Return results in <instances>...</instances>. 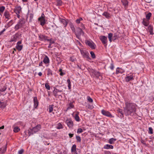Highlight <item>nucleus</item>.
<instances>
[{"mask_svg": "<svg viewBox=\"0 0 154 154\" xmlns=\"http://www.w3.org/2000/svg\"><path fill=\"white\" fill-rule=\"evenodd\" d=\"M34 103V106L35 108H36L38 105V102L37 100V98L36 97H35L33 100Z\"/></svg>", "mask_w": 154, "mask_h": 154, "instance_id": "nucleus-22", "label": "nucleus"}, {"mask_svg": "<svg viewBox=\"0 0 154 154\" xmlns=\"http://www.w3.org/2000/svg\"><path fill=\"white\" fill-rule=\"evenodd\" d=\"M23 47L22 45H16V48L18 50L20 51L22 50Z\"/></svg>", "mask_w": 154, "mask_h": 154, "instance_id": "nucleus-35", "label": "nucleus"}, {"mask_svg": "<svg viewBox=\"0 0 154 154\" xmlns=\"http://www.w3.org/2000/svg\"><path fill=\"white\" fill-rule=\"evenodd\" d=\"M6 89V88L5 87L4 88H2V89H0V91H1V92L4 91H5Z\"/></svg>", "mask_w": 154, "mask_h": 154, "instance_id": "nucleus-63", "label": "nucleus"}, {"mask_svg": "<svg viewBox=\"0 0 154 154\" xmlns=\"http://www.w3.org/2000/svg\"><path fill=\"white\" fill-rule=\"evenodd\" d=\"M148 133L150 134H152L153 133V129L152 127H149L148 128Z\"/></svg>", "mask_w": 154, "mask_h": 154, "instance_id": "nucleus-46", "label": "nucleus"}, {"mask_svg": "<svg viewBox=\"0 0 154 154\" xmlns=\"http://www.w3.org/2000/svg\"><path fill=\"white\" fill-rule=\"evenodd\" d=\"M65 123L69 128H72L73 125V122L72 120L68 119H67L66 120Z\"/></svg>", "mask_w": 154, "mask_h": 154, "instance_id": "nucleus-11", "label": "nucleus"}, {"mask_svg": "<svg viewBox=\"0 0 154 154\" xmlns=\"http://www.w3.org/2000/svg\"><path fill=\"white\" fill-rule=\"evenodd\" d=\"M121 2L124 6L125 9H126L128 6V2L127 0H121Z\"/></svg>", "mask_w": 154, "mask_h": 154, "instance_id": "nucleus-16", "label": "nucleus"}, {"mask_svg": "<svg viewBox=\"0 0 154 154\" xmlns=\"http://www.w3.org/2000/svg\"><path fill=\"white\" fill-rule=\"evenodd\" d=\"M76 138L77 140V142H80L81 141V138L79 136H77L76 137Z\"/></svg>", "mask_w": 154, "mask_h": 154, "instance_id": "nucleus-49", "label": "nucleus"}, {"mask_svg": "<svg viewBox=\"0 0 154 154\" xmlns=\"http://www.w3.org/2000/svg\"><path fill=\"white\" fill-rule=\"evenodd\" d=\"M80 26V27H81V29H85V27L84 26V25L82 24V23H81V25Z\"/></svg>", "mask_w": 154, "mask_h": 154, "instance_id": "nucleus-58", "label": "nucleus"}, {"mask_svg": "<svg viewBox=\"0 0 154 154\" xmlns=\"http://www.w3.org/2000/svg\"><path fill=\"white\" fill-rule=\"evenodd\" d=\"M104 154H111V153L110 152L107 151H104Z\"/></svg>", "mask_w": 154, "mask_h": 154, "instance_id": "nucleus-62", "label": "nucleus"}, {"mask_svg": "<svg viewBox=\"0 0 154 154\" xmlns=\"http://www.w3.org/2000/svg\"><path fill=\"white\" fill-rule=\"evenodd\" d=\"M79 112H78L75 114V120L77 122H79L80 120L79 117Z\"/></svg>", "mask_w": 154, "mask_h": 154, "instance_id": "nucleus-31", "label": "nucleus"}, {"mask_svg": "<svg viewBox=\"0 0 154 154\" xmlns=\"http://www.w3.org/2000/svg\"><path fill=\"white\" fill-rule=\"evenodd\" d=\"M87 99L88 102L92 103L93 102V99L89 96L87 97Z\"/></svg>", "mask_w": 154, "mask_h": 154, "instance_id": "nucleus-43", "label": "nucleus"}, {"mask_svg": "<svg viewBox=\"0 0 154 154\" xmlns=\"http://www.w3.org/2000/svg\"><path fill=\"white\" fill-rule=\"evenodd\" d=\"M94 74L96 76L98 77L100 76V73L98 71H95L94 72Z\"/></svg>", "mask_w": 154, "mask_h": 154, "instance_id": "nucleus-53", "label": "nucleus"}, {"mask_svg": "<svg viewBox=\"0 0 154 154\" xmlns=\"http://www.w3.org/2000/svg\"><path fill=\"white\" fill-rule=\"evenodd\" d=\"M29 21L31 22L32 21V19L33 18V15L32 14H30L29 15Z\"/></svg>", "mask_w": 154, "mask_h": 154, "instance_id": "nucleus-42", "label": "nucleus"}, {"mask_svg": "<svg viewBox=\"0 0 154 154\" xmlns=\"http://www.w3.org/2000/svg\"><path fill=\"white\" fill-rule=\"evenodd\" d=\"M53 106H49V112H51L53 110Z\"/></svg>", "mask_w": 154, "mask_h": 154, "instance_id": "nucleus-54", "label": "nucleus"}, {"mask_svg": "<svg viewBox=\"0 0 154 154\" xmlns=\"http://www.w3.org/2000/svg\"><path fill=\"white\" fill-rule=\"evenodd\" d=\"M83 131L82 129L81 128H79L77 131V133H81Z\"/></svg>", "mask_w": 154, "mask_h": 154, "instance_id": "nucleus-56", "label": "nucleus"}, {"mask_svg": "<svg viewBox=\"0 0 154 154\" xmlns=\"http://www.w3.org/2000/svg\"><path fill=\"white\" fill-rule=\"evenodd\" d=\"M20 35L18 33H16L11 37V42H16L19 38Z\"/></svg>", "mask_w": 154, "mask_h": 154, "instance_id": "nucleus-8", "label": "nucleus"}, {"mask_svg": "<svg viewBox=\"0 0 154 154\" xmlns=\"http://www.w3.org/2000/svg\"><path fill=\"white\" fill-rule=\"evenodd\" d=\"M125 107L124 108L125 114L126 116H132L136 112V104L133 103H129L127 101L125 102Z\"/></svg>", "mask_w": 154, "mask_h": 154, "instance_id": "nucleus-1", "label": "nucleus"}, {"mask_svg": "<svg viewBox=\"0 0 154 154\" xmlns=\"http://www.w3.org/2000/svg\"><path fill=\"white\" fill-rule=\"evenodd\" d=\"M117 38V35L116 34H114V36L113 37V39H114V40H116Z\"/></svg>", "mask_w": 154, "mask_h": 154, "instance_id": "nucleus-64", "label": "nucleus"}, {"mask_svg": "<svg viewBox=\"0 0 154 154\" xmlns=\"http://www.w3.org/2000/svg\"><path fill=\"white\" fill-rule=\"evenodd\" d=\"M86 107H87L88 109H93L94 107L92 105L90 104H88L86 106Z\"/></svg>", "mask_w": 154, "mask_h": 154, "instance_id": "nucleus-40", "label": "nucleus"}, {"mask_svg": "<svg viewBox=\"0 0 154 154\" xmlns=\"http://www.w3.org/2000/svg\"><path fill=\"white\" fill-rule=\"evenodd\" d=\"M45 86L46 88L48 90L50 89V87L48 83H46L45 85Z\"/></svg>", "mask_w": 154, "mask_h": 154, "instance_id": "nucleus-52", "label": "nucleus"}, {"mask_svg": "<svg viewBox=\"0 0 154 154\" xmlns=\"http://www.w3.org/2000/svg\"><path fill=\"white\" fill-rule=\"evenodd\" d=\"M24 152V150L22 149L18 151L19 154H22Z\"/></svg>", "mask_w": 154, "mask_h": 154, "instance_id": "nucleus-59", "label": "nucleus"}, {"mask_svg": "<svg viewBox=\"0 0 154 154\" xmlns=\"http://www.w3.org/2000/svg\"><path fill=\"white\" fill-rule=\"evenodd\" d=\"M38 20L40 22V24L42 26H43L45 24V18H39Z\"/></svg>", "mask_w": 154, "mask_h": 154, "instance_id": "nucleus-19", "label": "nucleus"}, {"mask_svg": "<svg viewBox=\"0 0 154 154\" xmlns=\"http://www.w3.org/2000/svg\"><path fill=\"white\" fill-rule=\"evenodd\" d=\"M86 44L89 46L91 49H95V46L96 45L92 41H87L86 42Z\"/></svg>", "mask_w": 154, "mask_h": 154, "instance_id": "nucleus-7", "label": "nucleus"}, {"mask_svg": "<svg viewBox=\"0 0 154 154\" xmlns=\"http://www.w3.org/2000/svg\"><path fill=\"white\" fill-rule=\"evenodd\" d=\"M142 24L145 26H147L149 24V20L144 18L142 20Z\"/></svg>", "mask_w": 154, "mask_h": 154, "instance_id": "nucleus-15", "label": "nucleus"}, {"mask_svg": "<svg viewBox=\"0 0 154 154\" xmlns=\"http://www.w3.org/2000/svg\"><path fill=\"white\" fill-rule=\"evenodd\" d=\"M56 128L58 129H62L63 128V125L61 123H59L57 124Z\"/></svg>", "mask_w": 154, "mask_h": 154, "instance_id": "nucleus-30", "label": "nucleus"}, {"mask_svg": "<svg viewBox=\"0 0 154 154\" xmlns=\"http://www.w3.org/2000/svg\"><path fill=\"white\" fill-rule=\"evenodd\" d=\"M47 75L48 76L51 75H53V72L49 68H48L47 69Z\"/></svg>", "mask_w": 154, "mask_h": 154, "instance_id": "nucleus-28", "label": "nucleus"}, {"mask_svg": "<svg viewBox=\"0 0 154 154\" xmlns=\"http://www.w3.org/2000/svg\"><path fill=\"white\" fill-rule=\"evenodd\" d=\"M151 16L152 14L150 12H149L146 15V19L149 20L150 19V17H151Z\"/></svg>", "mask_w": 154, "mask_h": 154, "instance_id": "nucleus-33", "label": "nucleus"}, {"mask_svg": "<svg viewBox=\"0 0 154 154\" xmlns=\"http://www.w3.org/2000/svg\"><path fill=\"white\" fill-rule=\"evenodd\" d=\"M79 29L78 32L76 33L75 32L76 37L79 39H80V36L81 34H84V32L83 31L82 29H81L79 27L78 28Z\"/></svg>", "mask_w": 154, "mask_h": 154, "instance_id": "nucleus-6", "label": "nucleus"}, {"mask_svg": "<svg viewBox=\"0 0 154 154\" xmlns=\"http://www.w3.org/2000/svg\"><path fill=\"white\" fill-rule=\"evenodd\" d=\"M100 39L103 44L106 45L107 42V37L105 36L101 35L100 36Z\"/></svg>", "mask_w": 154, "mask_h": 154, "instance_id": "nucleus-10", "label": "nucleus"}, {"mask_svg": "<svg viewBox=\"0 0 154 154\" xmlns=\"http://www.w3.org/2000/svg\"><path fill=\"white\" fill-rule=\"evenodd\" d=\"M4 16L5 17L6 19L8 20L11 18V16L9 11L7 10H6L4 13Z\"/></svg>", "mask_w": 154, "mask_h": 154, "instance_id": "nucleus-14", "label": "nucleus"}, {"mask_svg": "<svg viewBox=\"0 0 154 154\" xmlns=\"http://www.w3.org/2000/svg\"><path fill=\"white\" fill-rule=\"evenodd\" d=\"M6 150V147L0 149V151H1L2 153H4Z\"/></svg>", "mask_w": 154, "mask_h": 154, "instance_id": "nucleus-47", "label": "nucleus"}, {"mask_svg": "<svg viewBox=\"0 0 154 154\" xmlns=\"http://www.w3.org/2000/svg\"><path fill=\"white\" fill-rule=\"evenodd\" d=\"M124 72V70L121 68H117L116 69V74H117L119 73H122Z\"/></svg>", "mask_w": 154, "mask_h": 154, "instance_id": "nucleus-23", "label": "nucleus"}, {"mask_svg": "<svg viewBox=\"0 0 154 154\" xmlns=\"http://www.w3.org/2000/svg\"><path fill=\"white\" fill-rule=\"evenodd\" d=\"M113 146L112 145L109 144L105 145L103 147V148L106 149H113Z\"/></svg>", "mask_w": 154, "mask_h": 154, "instance_id": "nucleus-25", "label": "nucleus"}, {"mask_svg": "<svg viewBox=\"0 0 154 154\" xmlns=\"http://www.w3.org/2000/svg\"><path fill=\"white\" fill-rule=\"evenodd\" d=\"M80 51L81 54L84 58L88 59H91V58L89 57V54L87 51L83 49H80Z\"/></svg>", "mask_w": 154, "mask_h": 154, "instance_id": "nucleus-3", "label": "nucleus"}, {"mask_svg": "<svg viewBox=\"0 0 154 154\" xmlns=\"http://www.w3.org/2000/svg\"><path fill=\"white\" fill-rule=\"evenodd\" d=\"M82 18L80 17L79 19H77L75 20V22L79 24L80 23V21H82Z\"/></svg>", "mask_w": 154, "mask_h": 154, "instance_id": "nucleus-44", "label": "nucleus"}, {"mask_svg": "<svg viewBox=\"0 0 154 154\" xmlns=\"http://www.w3.org/2000/svg\"><path fill=\"white\" fill-rule=\"evenodd\" d=\"M39 40L41 41H49V39H47V36L42 35L40 34L38 35Z\"/></svg>", "mask_w": 154, "mask_h": 154, "instance_id": "nucleus-9", "label": "nucleus"}, {"mask_svg": "<svg viewBox=\"0 0 154 154\" xmlns=\"http://www.w3.org/2000/svg\"><path fill=\"white\" fill-rule=\"evenodd\" d=\"M5 7L4 6H2L0 7V14L1 15L2 14L3 12L5 10Z\"/></svg>", "mask_w": 154, "mask_h": 154, "instance_id": "nucleus-38", "label": "nucleus"}, {"mask_svg": "<svg viewBox=\"0 0 154 154\" xmlns=\"http://www.w3.org/2000/svg\"><path fill=\"white\" fill-rule=\"evenodd\" d=\"M76 145L74 144L73 145H72L71 149V151L72 152H76V149H76Z\"/></svg>", "mask_w": 154, "mask_h": 154, "instance_id": "nucleus-29", "label": "nucleus"}, {"mask_svg": "<svg viewBox=\"0 0 154 154\" xmlns=\"http://www.w3.org/2000/svg\"><path fill=\"white\" fill-rule=\"evenodd\" d=\"M101 113L102 114L110 118L113 117L114 116L111 114V113L108 111H106L104 109L101 110Z\"/></svg>", "mask_w": 154, "mask_h": 154, "instance_id": "nucleus-5", "label": "nucleus"}, {"mask_svg": "<svg viewBox=\"0 0 154 154\" xmlns=\"http://www.w3.org/2000/svg\"><path fill=\"white\" fill-rule=\"evenodd\" d=\"M6 106V104L3 102L0 101V108H4Z\"/></svg>", "mask_w": 154, "mask_h": 154, "instance_id": "nucleus-41", "label": "nucleus"}, {"mask_svg": "<svg viewBox=\"0 0 154 154\" xmlns=\"http://www.w3.org/2000/svg\"><path fill=\"white\" fill-rule=\"evenodd\" d=\"M69 25L72 32L74 33L75 32V28H74V25L71 22H69Z\"/></svg>", "mask_w": 154, "mask_h": 154, "instance_id": "nucleus-24", "label": "nucleus"}, {"mask_svg": "<svg viewBox=\"0 0 154 154\" xmlns=\"http://www.w3.org/2000/svg\"><path fill=\"white\" fill-rule=\"evenodd\" d=\"M67 82L68 84V87L69 90H70L71 88V82L69 79H68L67 80Z\"/></svg>", "mask_w": 154, "mask_h": 154, "instance_id": "nucleus-34", "label": "nucleus"}, {"mask_svg": "<svg viewBox=\"0 0 154 154\" xmlns=\"http://www.w3.org/2000/svg\"><path fill=\"white\" fill-rule=\"evenodd\" d=\"M25 22V21L24 20H20L19 21L14 27V28L15 30H17L23 27Z\"/></svg>", "mask_w": 154, "mask_h": 154, "instance_id": "nucleus-2", "label": "nucleus"}, {"mask_svg": "<svg viewBox=\"0 0 154 154\" xmlns=\"http://www.w3.org/2000/svg\"><path fill=\"white\" fill-rule=\"evenodd\" d=\"M134 77L133 74H128L126 75L125 78V81L126 82H128L132 80H133L134 79Z\"/></svg>", "mask_w": 154, "mask_h": 154, "instance_id": "nucleus-4", "label": "nucleus"}, {"mask_svg": "<svg viewBox=\"0 0 154 154\" xmlns=\"http://www.w3.org/2000/svg\"><path fill=\"white\" fill-rule=\"evenodd\" d=\"M34 129V132H38L41 128V125H38L36 126L33 128Z\"/></svg>", "mask_w": 154, "mask_h": 154, "instance_id": "nucleus-18", "label": "nucleus"}, {"mask_svg": "<svg viewBox=\"0 0 154 154\" xmlns=\"http://www.w3.org/2000/svg\"><path fill=\"white\" fill-rule=\"evenodd\" d=\"M102 15L107 19H109L111 17L110 14L106 11L104 12Z\"/></svg>", "mask_w": 154, "mask_h": 154, "instance_id": "nucleus-17", "label": "nucleus"}, {"mask_svg": "<svg viewBox=\"0 0 154 154\" xmlns=\"http://www.w3.org/2000/svg\"><path fill=\"white\" fill-rule=\"evenodd\" d=\"M13 24V20H11L8 23V27H9L11 26Z\"/></svg>", "mask_w": 154, "mask_h": 154, "instance_id": "nucleus-48", "label": "nucleus"}, {"mask_svg": "<svg viewBox=\"0 0 154 154\" xmlns=\"http://www.w3.org/2000/svg\"><path fill=\"white\" fill-rule=\"evenodd\" d=\"M116 140V139L111 138L109 139V143L110 144H112Z\"/></svg>", "mask_w": 154, "mask_h": 154, "instance_id": "nucleus-32", "label": "nucleus"}, {"mask_svg": "<svg viewBox=\"0 0 154 154\" xmlns=\"http://www.w3.org/2000/svg\"><path fill=\"white\" fill-rule=\"evenodd\" d=\"M117 111L119 113V117L121 119L123 118L124 115L123 110L122 109H117Z\"/></svg>", "mask_w": 154, "mask_h": 154, "instance_id": "nucleus-13", "label": "nucleus"}, {"mask_svg": "<svg viewBox=\"0 0 154 154\" xmlns=\"http://www.w3.org/2000/svg\"><path fill=\"white\" fill-rule=\"evenodd\" d=\"M113 35L112 33H110L108 34V38L109 39V41L111 42H112V37Z\"/></svg>", "mask_w": 154, "mask_h": 154, "instance_id": "nucleus-37", "label": "nucleus"}, {"mask_svg": "<svg viewBox=\"0 0 154 154\" xmlns=\"http://www.w3.org/2000/svg\"><path fill=\"white\" fill-rule=\"evenodd\" d=\"M73 102H70L68 105V107L67 108V110L73 108L74 107V105L73 104Z\"/></svg>", "mask_w": 154, "mask_h": 154, "instance_id": "nucleus-27", "label": "nucleus"}, {"mask_svg": "<svg viewBox=\"0 0 154 154\" xmlns=\"http://www.w3.org/2000/svg\"><path fill=\"white\" fill-rule=\"evenodd\" d=\"M49 60L47 56H45L44 58L43 62L45 64L48 63H49Z\"/></svg>", "mask_w": 154, "mask_h": 154, "instance_id": "nucleus-26", "label": "nucleus"}, {"mask_svg": "<svg viewBox=\"0 0 154 154\" xmlns=\"http://www.w3.org/2000/svg\"><path fill=\"white\" fill-rule=\"evenodd\" d=\"M59 20L61 23H62L64 26V27H66L67 24V21L65 19L61 18H59Z\"/></svg>", "mask_w": 154, "mask_h": 154, "instance_id": "nucleus-20", "label": "nucleus"}, {"mask_svg": "<svg viewBox=\"0 0 154 154\" xmlns=\"http://www.w3.org/2000/svg\"><path fill=\"white\" fill-rule=\"evenodd\" d=\"M6 30V29L4 28L0 32V35H2L3 33Z\"/></svg>", "mask_w": 154, "mask_h": 154, "instance_id": "nucleus-61", "label": "nucleus"}, {"mask_svg": "<svg viewBox=\"0 0 154 154\" xmlns=\"http://www.w3.org/2000/svg\"><path fill=\"white\" fill-rule=\"evenodd\" d=\"M59 154H67V152L65 150H63V151H61Z\"/></svg>", "mask_w": 154, "mask_h": 154, "instance_id": "nucleus-60", "label": "nucleus"}, {"mask_svg": "<svg viewBox=\"0 0 154 154\" xmlns=\"http://www.w3.org/2000/svg\"><path fill=\"white\" fill-rule=\"evenodd\" d=\"M20 130V128L17 126H16L14 128L13 131L15 133L19 132Z\"/></svg>", "mask_w": 154, "mask_h": 154, "instance_id": "nucleus-36", "label": "nucleus"}, {"mask_svg": "<svg viewBox=\"0 0 154 154\" xmlns=\"http://www.w3.org/2000/svg\"><path fill=\"white\" fill-rule=\"evenodd\" d=\"M62 1L60 0H58L57 2V5L58 6H60L62 5Z\"/></svg>", "mask_w": 154, "mask_h": 154, "instance_id": "nucleus-45", "label": "nucleus"}, {"mask_svg": "<svg viewBox=\"0 0 154 154\" xmlns=\"http://www.w3.org/2000/svg\"><path fill=\"white\" fill-rule=\"evenodd\" d=\"M149 32L150 35H152L154 34L153 32V29L152 27H151L149 29Z\"/></svg>", "mask_w": 154, "mask_h": 154, "instance_id": "nucleus-50", "label": "nucleus"}, {"mask_svg": "<svg viewBox=\"0 0 154 154\" xmlns=\"http://www.w3.org/2000/svg\"><path fill=\"white\" fill-rule=\"evenodd\" d=\"M49 41L50 42L48 46V48H51V45L52 44H54V41L52 40L51 39H49Z\"/></svg>", "mask_w": 154, "mask_h": 154, "instance_id": "nucleus-39", "label": "nucleus"}, {"mask_svg": "<svg viewBox=\"0 0 154 154\" xmlns=\"http://www.w3.org/2000/svg\"><path fill=\"white\" fill-rule=\"evenodd\" d=\"M54 90L55 91V92H56V93H58V92H62V91L63 90H60L58 89L55 88L54 89Z\"/></svg>", "mask_w": 154, "mask_h": 154, "instance_id": "nucleus-55", "label": "nucleus"}, {"mask_svg": "<svg viewBox=\"0 0 154 154\" xmlns=\"http://www.w3.org/2000/svg\"><path fill=\"white\" fill-rule=\"evenodd\" d=\"M21 11V8L20 6H17L14 10V12L16 14H20Z\"/></svg>", "mask_w": 154, "mask_h": 154, "instance_id": "nucleus-12", "label": "nucleus"}, {"mask_svg": "<svg viewBox=\"0 0 154 154\" xmlns=\"http://www.w3.org/2000/svg\"><path fill=\"white\" fill-rule=\"evenodd\" d=\"M33 128H29L28 130V133L29 136L33 135L34 134L36 133L35 132H34V131Z\"/></svg>", "mask_w": 154, "mask_h": 154, "instance_id": "nucleus-21", "label": "nucleus"}, {"mask_svg": "<svg viewBox=\"0 0 154 154\" xmlns=\"http://www.w3.org/2000/svg\"><path fill=\"white\" fill-rule=\"evenodd\" d=\"M90 54H91V56L94 59L96 57V56L95 55V54L94 53L93 51H91L90 52Z\"/></svg>", "mask_w": 154, "mask_h": 154, "instance_id": "nucleus-51", "label": "nucleus"}, {"mask_svg": "<svg viewBox=\"0 0 154 154\" xmlns=\"http://www.w3.org/2000/svg\"><path fill=\"white\" fill-rule=\"evenodd\" d=\"M109 67L110 69L112 70L114 69V66L113 64L112 63H111L110 66Z\"/></svg>", "mask_w": 154, "mask_h": 154, "instance_id": "nucleus-57", "label": "nucleus"}]
</instances>
